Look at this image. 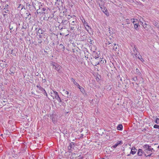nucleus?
<instances>
[{
  "label": "nucleus",
  "instance_id": "nucleus-2",
  "mask_svg": "<svg viewBox=\"0 0 159 159\" xmlns=\"http://www.w3.org/2000/svg\"><path fill=\"white\" fill-rule=\"evenodd\" d=\"M51 96L53 97V99L54 98L56 99L60 102H62L57 92L52 90V91L51 92Z\"/></svg>",
  "mask_w": 159,
  "mask_h": 159
},
{
  "label": "nucleus",
  "instance_id": "nucleus-9",
  "mask_svg": "<svg viewBox=\"0 0 159 159\" xmlns=\"http://www.w3.org/2000/svg\"><path fill=\"white\" fill-rule=\"evenodd\" d=\"M71 81L73 83V84L77 86V87H78L79 85V84L77 83L74 79L72 78L71 79Z\"/></svg>",
  "mask_w": 159,
  "mask_h": 159
},
{
  "label": "nucleus",
  "instance_id": "nucleus-4",
  "mask_svg": "<svg viewBox=\"0 0 159 159\" xmlns=\"http://www.w3.org/2000/svg\"><path fill=\"white\" fill-rule=\"evenodd\" d=\"M50 65L51 66H52L53 68H54V69L58 72H61L60 70L61 67V66L58 64L56 63L53 62H52L50 63Z\"/></svg>",
  "mask_w": 159,
  "mask_h": 159
},
{
  "label": "nucleus",
  "instance_id": "nucleus-7",
  "mask_svg": "<svg viewBox=\"0 0 159 159\" xmlns=\"http://www.w3.org/2000/svg\"><path fill=\"white\" fill-rule=\"evenodd\" d=\"M122 143L121 141H118L117 143H116L114 145H113L112 147L114 148H116L117 146L119 145H121L122 144Z\"/></svg>",
  "mask_w": 159,
  "mask_h": 159
},
{
  "label": "nucleus",
  "instance_id": "nucleus-23",
  "mask_svg": "<svg viewBox=\"0 0 159 159\" xmlns=\"http://www.w3.org/2000/svg\"><path fill=\"white\" fill-rule=\"evenodd\" d=\"M142 150L141 149H139L138 150V154L140 156L142 154Z\"/></svg>",
  "mask_w": 159,
  "mask_h": 159
},
{
  "label": "nucleus",
  "instance_id": "nucleus-43",
  "mask_svg": "<svg viewBox=\"0 0 159 159\" xmlns=\"http://www.w3.org/2000/svg\"><path fill=\"white\" fill-rule=\"evenodd\" d=\"M98 64H99V62H98V63L97 64L98 65Z\"/></svg>",
  "mask_w": 159,
  "mask_h": 159
},
{
  "label": "nucleus",
  "instance_id": "nucleus-17",
  "mask_svg": "<svg viewBox=\"0 0 159 159\" xmlns=\"http://www.w3.org/2000/svg\"><path fill=\"white\" fill-rule=\"evenodd\" d=\"M18 140H14V141L13 142V144L15 145V146H16L18 144H17V141H18Z\"/></svg>",
  "mask_w": 159,
  "mask_h": 159
},
{
  "label": "nucleus",
  "instance_id": "nucleus-39",
  "mask_svg": "<svg viewBox=\"0 0 159 159\" xmlns=\"http://www.w3.org/2000/svg\"><path fill=\"white\" fill-rule=\"evenodd\" d=\"M60 46H61V47H63V48H64V47L61 44L60 45Z\"/></svg>",
  "mask_w": 159,
  "mask_h": 159
},
{
  "label": "nucleus",
  "instance_id": "nucleus-27",
  "mask_svg": "<svg viewBox=\"0 0 159 159\" xmlns=\"http://www.w3.org/2000/svg\"><path fill=\"white\" fill-rule=\"evenodd\" d=\"M70 24L71 25H75V23L74 21H73L70 23Z\"/></svg>",
  "mask_w": 159,
  "mask_h": 159
},
{
  "label": "nucleus",
  "instance_id": "nucleus-15",
  "mask_svg": "<svg viewBox=\"0 0 159 159\" xmlns=\"http://www.w3.org/2000/svg\"><path fill=\"white\" fill-rule=\"evenodd\" d=\"M105 44H106V46H108V47H110L112 45V43L110 42L109 41H107L105 43Z\"/></svg>",
  "mask_w": 159,
  "mask_h": 159
},
{
  "label": "nucleus",
  "instance_id": "nucleus-26",
  "mask_svg": "<svg viewBox=\"0 0 159 159\" xmlns=\"http://www.w3.org/2000/svg\"><path fill=\"white\" fill-rule=\"evenodd\" d=\"M142 25L144 28L146 29L147 28V25L146 23H145L144 24H143Z\"/></svg>",
  "mask_w": 159,
  "mask_h": 159
},
{
  "label": "nucleus",
  "instance_id": "nucleus-3",
  "mask_svg": "<svg viewBox=\"0 0 159 159\" xmlns=\"http://www.w3.org/2000/svg\"><path fill=\"white\" fill-rule=\"evenodd\" d=\"M46 11L47 9L46 8L40 7H39V9H37L36 12L35 13V14L37 15L39 14L43 15L46 13Z\"/></svg>",
  "mask_w": 159,
  "mask_h": 159
},
{
  "label": "nucleus",
  "instance_id": "nucleus-12",
  "mask_svg": "<svg viewBox=\"0 0 159 159\" xmlns=\"http://www.w3.org/2000/svg\"><path fill=\"white\" fill-rule=\"evenodd\" d=\"M153 24L154 26L157 28L159 30V23L156 21H154L153 23Z\"/></svg>",
  "mask_w": 159,
  "mask_h": 159
},
{
  "label": "nucleus",
  "instance_id": "nucleus-5",
  "mask_svg": "<svg viewBox=\"0 0 159 159\" xmlns=\"http://www.w3.org/2000/svg\"><path fill=\"white\" fill-rule=\"evenodd\" d=\"M133 53H132L133 56L134 57L137 58V54L138 53V49L135 47V46H134L133 48Z\"/></svg>",
  "mask_w": 159,
  "mask_h": 159
},
{
  "label": "nucleus",
  "instance_id": "nucleus-42",
  "mask_svg": "<svg viewBox=\"0 0 159 159\" xmlns=\"http://www.w3.org/2000/svg\"><path fill=\"white\" fill-rule=\"evenodd\" d=\"M98 58V57H96L95 58V59H97V58Z\"/></svg>",
  "mask_w": 159,
  "mask_h": 159
},
{
  "label": "nucleus",
  "instance_id": "nucleus-22",
  "mask_svg": "<svg viewBox=\"0 0 159 159\" xmlns=\"http://www.w3.org/2000/svg\"><path fill=\"white\" fill-rule=\"evenodd\" d=\"M155 121L156 123L159 124V119L158 118H156Z\"/></svg>",
  "mask_w": 159,
  "mask_h": 159
},
{
  "label": "nucleus",
  "instance_id": "nucleus-19",
  "mask_svg": "<svg viewBox=\"0 0 159 159\" xmlns=\"http://www.w3.org/2000/svg\"><path fill=\"white\" fill-rule=\"evenodd\" d=\"M69 146H70V148L73 150L74 149V144L73 143H70V145Z\"/></svg>",
  "mask_w": 159,
  "mask_h": 159
},
{
  "label": "nucleus",
  "instance_id": "nucleus-33",
  "mask_svg": "<svg viewBox=\"0 0 159 159\" xmlns=\"http://www.w3.org/2000/svg\"><path fill=\"white\" fill-rule=\"evenodd\" d=\"M107 10H106L105 11V13L106 14V15L107 16H108L109 15V14H108V13H107Z\"/></svg>",
  "mask_w": 159,
  "mask_h": 159
},
{
  "label": "nucleus",
  "instance_id": "nucleus-40",
  "mask_svg": "<svg viewBox=\"0 0 159 159\" xmlns=\"http://www.w3.org/2000/svg\"><path fill=\"white\" fill-rule=\"evenodd\" d=\"M8 11V10H7V11H5V12L6 13H7Z\"/></svg>",
  "mask_w": 159,
  "mask_h": 159
},
{
  "label": "nucleus",
  "instance_id": "nucleus-41",
  "mask_svg": "<svg viewBox=\"0 0 159 159\" xmlns=\"http://www.w3.org/2000/svg\"><path fill=\"white\" fill-rule=\"evenodd\" d=\"M69 16H70V17L69 18V19H70V18H71L72 17L71 16H70L69 15Z\"/></svg>",
  "mask_w": 159,
  "mask_h": 159
},
{
  "label": "nucleus",
  "instance_id": "nucleus-28",
  "mask_svg": "<svg viewBox=\"0 0 159 159\" xmlns=\"http://www.w3.org/2000/svg\"><path fill=\"white\" fill-rule=\"evenodd\" d=\"M36 87L39 89V90H40L43 88L41 87L40 85H37Z\"/></svg>",
  "mask_w": 159,
  "mask_h": 159
},
{
  "label": "nucleus",
  "instance_id": "nucleus-1",
  "mask_svg": "<svg viewBox=\"0 0 159 159\" xmlns=\"http://www.w3.org/2000/svg\"><path fill=\"white\" fill-rule=\"evenodd\" d=\"M143 147L144 151H147V154H145V155L147 157L151 156L153 150V149L151 148V146H149L148 144H146L143 146Z\"/></svg>",
  "mask_w": 159,
  "mask_h": 159
},
{
  "label": "nucleus",
  "instance_id": "nucleus-30",
  "mask_svg": "<svg viewBox=\"0 0 159 159\" xmlns=\"http://www.w3.org/2000/svg\"><path fill=\"white\" fill-rule=\"evenodd\" d=\"M84 26H85V27H87L88 26H89L87 22H86L85 23H84Z\"/></svg>",
  "mask_w": 159,
  "mask_h": 159
},
{
  "label": "nucleus",
  "instance_id": "nucleus-11",
  "mask_svg": "<svg viewBox=\"0 0 159 159\" xmlns=\"http://www.w3.org/2000/svg\"><path fill=\"white\" fill-rule=\"evenodd\" d=\"M123 128V126L122 125H119L117 127V129L118 130H121Z\"/></svg>",
  "mask_w": 159,
  "mask_h": 159
},
{
  "label": "nucleus",
  "instance_id": "nucleus-44",
  "mask_svg": "<svg viewBox=\"0 0 159 159\" xmlns=\"http://www.w3.org/2000/svg\"><path fill=\"white\" fill-rule=\"evenodd\" d=\"M13 52V50H12L11 52Z\"/></svg>",
  "mask_w": 159,
  "mask_h": 159
},
{
  "label": "nucleus",
  "instance_id": "nucleus-8",
  "mask_svg": "<svg viewBox=\"0 0 159 159\" xmlns=\"http://www.w3.org/2000/svg\"><path fill=\"white\" fill-rule=\"evenodd\" d=\"M136 152V149L134 148H132L131 149L130 153L133 155Z\"/></svg>",
  "mask_w": 159,
  "mask_h": 159
},
{
  "label": "nucleus",
  "instance_id": "nucleus-21",
  "mask_svg": "<svg viewBox=\"0 0 159 159\" xmlns=\"http://www.w3.org/2000/svg\"><path fill=\"white\" fill-rule=\"evenodd\" d=\"M138 58L139 59L142 61L143 62L144 61V60L142 58V56H140L138 57Z\"/></svg>",
  "mask_w": 159,
  "mask_h": 159
},
{
  "label": "nucleus",
  "instance_id": "nucleus-25",
  "mask_svg": "<svg viewBox=\"0 0 159 159\" xmlns=\"http://www.w3.org/2000/svg\"><path fill=\"white\" fill-rule=\"evenodd\" d=\"M153 127L154 128L159 129V125H155Z\"/></svg>",
  "mask_w": 159,
  "mask_h": 159
},
{
  "label": "nucleus",
  "instance_id": "nucleus-32",
  "mask_svg": "<svg viewBox=\"0 0 159 159\" xmlns=\"http://www.w3.org/2000/svg\"><path fill=\"white\" fill-rule=\"evenodd\" d=\"M136 71L138 74H140V72H139V70L138 69H136Z\"/></svg>",
  "mask_w": 159,
  "mask_h": 159
},
{
  "label": "nucleus",
  "instance_id": "nucleus-34",
  "mask_svg": "<svg viewBox=\"0 0 159 159\" xmlns=\"http://www.w3.org/2000/svg\"><path fill=\"white\" fill-rule=\"evenodd\" d=\"M46 79H43V83H45V82H46Z\"/></svg>",
  "mask_w": 159,
  "mask_h": 159
},
{
  "label": "nucleus",
  "instance_id": "nucleus-31",
  "mask_svg": "<svg viewBox=\"0 0 159 159\" xmlns=\"http://www.w3.org/2000/svg\"><path fill=\"white\" fill-rule=\"evenodd\" d=\"M139 24L140 23L142 25L143 24V22L141 20H139Z\"/></svg>",
  "mask_w": 159,
  "mask_h": 159
},
{
  "label": "nucleus",
  "instance_id": "nucleus-16",
  "mask_svg": "<svg viewBox=\"0 0 159 159\" xmlns=\"http://www.w3.org/2000/svg\"><path fill=\"white\" fill-rule=\"evenodd\" d=\"M139 23H137V24H135L134 25V28L137 30L138 29V27L139 26Z\"/></svg>",
  "mask_w": 159,
  "mask_h": 159
},
{
  "label": "nucleus",
  "instance_id": "nucleus-6",
  "mask_svg": "<svg viewBox=\"0 0 159 159\" xmlns=\"http://www.w3.org/2000/svg\"><path fill=\"white\" fill-rule=\"evenodd\" d=\"M130 20L132 22L134 25V24H138L139 23V20L137 19H131Z\"/></svg>",
  "mask_w": 159,
  "mask_h": 159
},
{
  "label": "nucleus",
  "instance_id": "nucleus-29",
  "mask_svg": "<svg viewBox=\"0 0 159 159\" xmlns=\"http://www.w3.org/2000/svg\"><path fill=\"white\" fill-rule=\"evenodd\" d=\"M104 61H105V62H106V61L105 60H101V61H100V63H104Z\"/></svg>",
  "mask_w": 159,
  "mask_h": 159
},
{
  "label": "nucleus",
  "instance_id": "nucleus-18",
  "mask_svg": "<svg viewBox=\"0 0 159 159\" xmlns=\"http://www.w3.org/2000/svg\"><path fill=\"white\" fill-rule=\"evenodd\" d=\"M63 91H65V93L67 95L66 97H68L70 95V94L69 95V93L68 91H65V90H63Z\"/></svg>",
  "mask_w": 159,
  "mask_h": 159
},
{
  "label": "nucleus",
  "instance_id": "nucleus-14",
  "mask_svg": "<svg viewBox=\"0 0 159 159\" xmlns=\"http://www.w3.org/2000/svg\"><path fill=\"white\" fill-rule=\"evenodd\" d=\"M114 46H113V50L114 51H116L117 49V47H118V45L116 44H114Z\"/></svg>",
  "mask_w": 159,
  "mask_h": 159
},
{
  "label": "nucleus",
  "instance_id": "nucleus-38",
  "mask_svg": "<svg viewBox=\"0 0 159 159\" xmlns=\"http://www.w3.org/2000/svg\"><path fill=\"white\" fill-rule=\"evenodd\" d=\"M133 79V80L135 81L136 80H137V78L136 77H135V78H134Z\"/></svg>",
  "mask_w": 159,
  "mask_h": 159
},
{
  "label": "nucleus",
  "instance_id": "nucleus-37",
  "mask_svg": "<svg viewBox=\"0 0 159 159\" xmlns=\"http://www.w3.org/2000/svg\"><path fill=\"white\" fill-rule=\"evenodd\" d=\"M78 159H82V157L80 156Z\"/></svg>",
  "mask_w": 159,
  "mask_h": 159
},
{
  "label": "nucleus",
  "instance_id": "nucleus-10",
  "mask_svg": "<svg viewBox=\"0 0 159 159\" xmlns=\"http://www.w3.org/2000/svg\"><path fill=\"white\" fill-rule=\"evenodd\" d=\"M40 91H41V92L44 95H46V96H48L45 90L43 88H42Z\"/></svg>",
  "mask_w": 159,
  "mask_h": 159
},
{
  "label": "nucleus",
  "instance_id": "nucleus-20",
  "mask_svg": "<svg viewBox=\"0 0 159 159\" xmlns=\"http://www.w3.org/2000/svg\"><path fill=\"white\" fill-rule=\"evenodd\" d=\"M85 29L88 32H89V30H91V28L89 25L87 27H85Z\"/></svg>",
  "mask_w": 159,
  "mask_h": 159
},
{
  "label": "nucleus",
  "instance_id": "nucleus-35",
  "mask_svg": "<svg viewBox=\"0 0 159 159\" xmlns=\"http://www.w3.org/2000/svg\"><path fill=\"white\" fill-rule=\"evenodd\" d=\"M82 22L84 24L85 23V22H86L84 20H82Z\"/></svg>",
  "mask_w": 159,
  "mask_h": 159
},
{
  "label": "nucleus",
  "instance_id": "nucleus-36",
  "mask_svg": "<svg viewBox=\"0 0 159 159\" xmlns=\"http://www.w3.org/2000/svg\"><path fill=\"white\" fill-rule=\"evenodd\" d=\"M70 29L71 30H73L74 29V27H71Z\"/></svg>",
  "mask_w": 159,
  "mask_h": 159
},
{
  "label": "nucleus",
  "instance_id": "nucleus-45",
  "mask_svg": "<svg viewBox=\"0 0 159 159\" xmlns=\"http://www.w3.org/2000/svg\"><path fill=\"white\" fill-rule=\"evenodd\" d=\"M158 148H159V146H158Z\"/></svg>",
  "mask_w": 159,
  "mask_h": 159
},
{
  "label": "nucleus",
  "instance_id": "nucleus-13",
  "mask_svg": "<svg viewBox=\"0 0 159 159\" xmlns=\"http://www.w3.org/2000/svg\"><path fill=\"white\" fill-rule=\"evenodd\" d=\"M77 87L79 88L81 92L83 93L85 91L83 87H81L80 85Z\"/></svg>",
  "mask_w": 159,
  "mask_h": 159
},
{
  "label": "nucleus",
  "instance_id": "nucleus-24",
  "mask_svg": "<svg viewBox=\"0 0 159 159\" xmlns=\"http://www.w3.org/2000/svg\"><path fill=\"white\" fill-rule=\"evenodd\" d=\"M68 148L69 152H71L73 150L70 146H68Z\"/></svg>",
  "mask_w": 159,
  "mask_h": 159
}]
</instances>
